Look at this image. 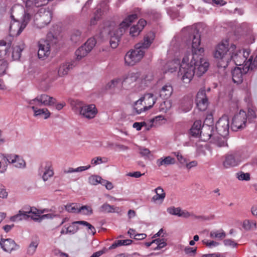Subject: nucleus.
Returning a JSON list of instances; mask_svg holds the SVG:
<instances>
[{"label":"nucleus","mask_w":257,"mask_h":257,"mask_svg":"<svg viewBox=\"0 0 257 257\" xmlns=\"http://www.w3.org/2000/svg\"><path fill=\"white\" fill-rule=\"evenodd\" d=\"M181 36L186 45L191 46V53H187L183 57L178 74L184 83H188L195 75L198 77L202 76L207 71L209 63L203 58L204 49L200 46L198 30L188 26L182 30Z\"/></svg>","instance_id":"1"},{"label":"nucleus","mask_w":257,"mask_h":257,"mask_svg":"<svg viewBox=\"0 0 257 257\" xmlns=\"http://www.w3.org/2000/svg\"><path fill=\"white\" fill-rule=\"evenodd\" d=\"M155 34L153 32L146 34L142 42L136 44L135 49L127 52L124 57L125 64L129 66H133L140 61L144 57L146 50L148 49L153 42Z\"/></svg>","instance_id":"2"},{"label":"nucleus","mask_w":257,"mask_h":257,"mask_svg":"<svg viewBox=\"0 0 257 257\" xmlns=\"http://www.w3.org/2000/svg\"><path fill=\"white\" fill-rule=\"evenodd\" d=\"M229 41L226 40L219 44L216 47L214 56L215 58L220 59L222 62H225L226 64L224 66H219L225 68L227 66L229 61L232 60L235 65H238V52L236 51V46L231 44L228 48Z\"/></svg>","instance_id":"3"},{"label":"nucleus","mask_w":257,"mask_h":257,"mask_svg":"<svg viewBox=\"0 0 257 257\" xmlns=\"http://www.w3.org/2000/svg\"><path fill=\"white\" fill-rule=\"evenodd\" d=\"M138 18V15L133 14L128 15L126 17L123 21L120 24L119 29L117 31H112L110 27L104 28L101 32L103 35L107 34L110 36L109 44L111 47L113 49L116 48L118 45V42L120 41V36L118 34V31L120 33V35L122 34L125 29H127L135 20Z\"/></svg>","instance_id":"4"},{"label":"nucleus","mask_w":257,"mask_h":257,"mask_svg":"<svg viewBox=\"0 0 257 257\" xmlns=\"http://www.w3.org/2000/svg\"><path fill=\"white\" fill-rule=\"evenodd\" d=\"M240 151H230L224 156L223 166L225 168L234 167L238 166L241 162Z\"/></svg>","instance_id":"5"},{"label":"nucleus","mask_w":257,"mask_h":257,"mask_svg":"<svg viewBox=\"0 0 257 257\" xmlns=\"http://www.w3.org/2000/svg\"><path fill=\"white\" fill-rule=\"evenodd\" d=\"M216 130L218 134L222 137H226L229 135V121L227 115H223L216 123Z\"/></svg>","instance_id":"6"},{"label":"nucleus","mask_w":257,"mask_h":257,"mask_svg":"<svg viewBox=\"0 0 257 257\" xmlns=\"http://www.w3.org/2000/svg\"><path fill=\"white\" fill-rule=\"evenodd\" d=\"M247 121L246 113L243 110L235 114L232 118V127L234 130L244 128Z\"/></svg>","instance_id":"7"},{"label":"nucleus","mask_w":257,"mask_h":257,"mask_svg":"<svg viewBox=\"0 0 257 257\" xmlns=\"http://www.w3.org/2000/svg\"><path fill=\"white\" fill-rule=\"evenodd\" d=\"M1 157L4 162L9 164H14L15 167L18 168H25L26 162L24 159L18 155H1Z\"/></svg>","instance_id":"8"},{"label":"nucleus","mask_w":257,"mask_h":257,"mask_svg":"<svg viewBox=\"0 0 257 257\" xmlns=\"http://www.w3.org/2000/svg\"><path fill=\"white\" fill-rule=\"evenodd\" d=\"M196 103L198 109L201 111H205L208 106V100L206 94L205 89L201 88L197 92Z\"/></svg>","instance_id":"9"},{"label":"nucleus","mask_w":257,"mask_h":257,"mask_svg":"<svg viewBox=\"0 0 257 257\" xmlns=\"http://www.w3.org/2000/svg\"><path fill=\"white\" fill-rule=\"evenodd\" d=\"M50 54V45L47 40H40L38 43V56L40 59L44 60Z\"/></svg>","instance_id":"10"},{"label":"nucleus","mask_w":257,"mask_h":257,"mask_svg":"<svg viewBox=\"0 0 257 257\" xmlns=\"http://www.w3.org/2000/svg\"><path fill=\"white\" fill-rule=\"evenodd\" d=\"M0 245L4 251L10 253L13 250H17L20 247V246L11 238L5 239L1 238Z\"/></svg>","instance_id":"11"},{"label":"nucleus","mask_w":257,"mask_h":257,"mask_svg":"<svg viewBox=\"0 0 257 257\" xmlns=\"http://www.w3.org/2000/svg\"><path fill=\"white\" fill-rule=\"evenodd\" d=\"M97 112V109L93 104L83 105L80 110V115L89 119L95 117Z\"/></svg>","instance_id":"12"},{"label":"nucleus","mask_w":257,"mask_h":257,"mask_svg":"<svg viewBox=\"0 0 257 257\" xmlns=\"http://www.w3.org/2000/svg\"><path fill=\"white\" fill-rule=\"evenodd\" d=\"M25 28V24H22L18 21L15 20L11 22L9 28L10 35L12 37L18 36L20 35Z\"/></svg>","instance_id":"13"},{"label":"nucleus","mask_w":257,"mask_h":257,"mask_svg":"<svg viewBox=\"0 0 257 257\" xmlns=\"http://www.w3.org/2000/svg\"><path fill=\"white\" fill-rule=\"evenodd\" d=\"M38 102L40 106H50L54 105L56 103V99L47 94H41L37 96Z\"/></svg>","instance_id":"14"},{"label":"nucleus","mask_w":257,"mask_h":257,"mask_svg":"<svg viewBox=\"0 0 257 257\" xmlns=\"http://www.w3.org/2000/svg\"><path fill=\"white\" fill-rule=\"evenodd\" d=\"M214 132L213 126L212 125L204 124L201 128L200 138L204 142L211 140V138Z\"/></svg>","instance_id":"15"},{"label":"nucleus","mask_w":257,"mask_h":257,"mask_svg":"<svg viewBox=\"0 0 257 257\" xmlns=\"http://www.w3.org/2000/svg\"><path fill=\"white\" fill-rule=\"evenodd\" d=\"M147 22L145 20L140 19L137 25L131 27L130 35L133 37H137L143 30Z\"/></svg>","instance_id":"16"},{"label":"nucleus","mask_w":257,"mask_h":257,"mask_svg":"<svg viewBox=\"0 0 257 257\" xmlns=\"http://www.w3.org/2000/svg\"><path fill=\"white\" fill-rule=\"evenodd\" d=\"M246 71L243 68V71L240 67H235L231 71L232 81L234 83L239 84L243 81V75Z\"/></svg>","instance_id":"17"},{"label":"nucleus","mask_w":257,"mask_h":257,"mask_svg":"<svg viewBox=\"0 0 257 257\" xmlns=\"http://www.w3.org/2000/svg\"><path fill=\"white\" fill-rule=\"evenodd\" d=\"M38 15L40 17V21L44 26H47L51 21L52 13L50 10L41 9L39 10Z\"/></svg>","instance_id":"18"},{"label":"nucleus","mask_w":257,"mask_h":257,"mask_svg":"<svg viewBox=\"0 0 257 257\" xmlns=\"http://www.w3.org/2000/svg\"><path fill=\"white\" fill-rule=\"evenodd\" d=\"M193 100L192 97L185 96L181 100L179 108L184 112H187L190 111L193 105Z\"/></svg>","instance_id":"19"},{"label":"nucleus","mask_w":257,"mask_h":257,"mask_svg":"<svg viewBox=\"0 0 257 257\" xmlns=\"http://www.w3.org/2000/svg\"><path fill=\"white\" fill-rule=\"evenodd\" d=\"M76 65V61H72L70 62H68L66 63H64L62 64L58 70V74L60 76H62L63 75H66L68 74L69 71L70 69H72Z\"/></svg>","instance_id":"20"},{"label":"nucleus","mask_w":257,"mask_h":257,"mask_svg":"<svg viewBox=\"0 0 257 257\" xmlns=\"http://www.w3.org/2000/svg\"><path fill=\"white\" fill-rule=\"evenodd\" d=\"M145 100H151L152 102L151 104H150L148 106H146L143 108V111H146L150 109L153 107L154 104L156 103V99L154 98V95L152 93H147L145 95L144 97H141L137 101H136L135 104L137 105L138 104H141L142 102Z\"/></svg>","instance_id":"21"},{"label":"nucleus","mask_w":257,"mask_h":257,"mask_svg":"<svg viewBox=\"0 0 257 257\" xmlns=\"http://www.w3.org/2000/svg\"><path fill=\"white\" fill-rule=\"evenodd\" d=\"M29 214L30 215V217L32 219L35 221L41 222L43 219H45L46 217L49 216V214H44L41 215L39 210L35 207H31L29 211H27Z\"/></svg>","instance_id":"22"},{"label":"nucleus","mask_w":257,"mask_h":257,"mask_svg":"<svg viewBox=\"0 0 257 257\" xmlns=\"http://www.w3.org/2000/svg\"><path fill=\"white\" fill-rule=\"evenodd\" d=\"M173 89L170 84L167 83L163 86L160 91V96L163 99L169 98L173 93Z\"/></svg>","instance_id":"23"},{"label":"nucleus","mask_w":257,"mask_h":257,"mask_svg":"<svg viewBox=\"0 0 257 257\" xmlns=\"http://www.w3.org/2000/svg\"><path fill=\"white\" fill-rule=\"evenodd\" d=\"M183 45V44H181L179 38L174 37L171 42L169 51H172L175 54H176L177 52L181 51Z\"/></svg>","instance_id":"24"},{"label":"nucleus","mask_w":257,"mask_h":257,"mask_svg":"<svg viewBox=\"0 0 257 257\" xmlns=\"http://www.w3.org/2000/svg\"><path fill=\"white\" fill-rule=\"evenodd\" d=\"M36 13V11H35L33 8H30L25 6V8L24 9V14L23 15V20L21 23L22 24H25L26 27L27 24L30 21L33 15Z\"/></svg>","instance_id":"25"},{"label":"nucleus","mask_w":257,"mask_h":257,"mask_svg":"<svg viewBox=\"0 0 257 257\" xmlns=\"http://www.w3.org/2000/svg\"><path fill=\"white\" fill-rule=\"evenodd\" d=\"M30 217V215L27 211L20 210L19 213L10 218V220L13 222H18L23 220H27Z\"/></svg>","instance_id":"26"},{"label":"nucleus","mask_w":257,"mask_h":257,"mask_svg":"<svg viewBox=\"0 0 257 257\" xmlns=\"http://www.w3.org/2000/svg\"><path fill=\"white\" fill-rule=\"evenodd\" d=\"M175 163V160L174 158L171 156H167L164 158H161L157 160V165L160 167L161 166H168L170 165L174 164Z\"/></svg>","instance_id":"27"},{"label":"nucleus","mask_w":257,"mask_h":257,"mask_svg":"<svg viewBox=\"0 0 257 257\" xmlns=\"http://www.w3.org/2000/svg\"><path fill=\"white\" fill-rule=\"evenodd\" d=\"M210 143L214 144L218 147H222L227 146L226 140L225 137H220L219 136H216L212 138L210 140Z\"/></svg>","instance_id":"28"},{"label":"nucleus","mask_w":257,"mask_h":257,"mask_svg":"<svg viewBox=\"0 0 257 257\" xmlns=\"http://www.w3.org/2000/svg\"><path fill=\"white\" fill-rule=\"evenodd\" d=\"M43 115L45 119H47L50 117L51 112L47 108H37L34 111V116L39 117Z\"/></svg>","instance_id":"29"},{"label":"nucleus","mask_w":257,"mask_h":257,"mask_svg":"<svg viewBox=\"0 0 257 257\" xmlns=\"http://www.w3.org/2000/svg\"><path fill=\"white\" fill-rule=\"evenodd\" d=\"M24 100L25 102L28 104L27 107L31 108L33 111L36 110L38 107L41 106L37 97L32 99L24 98Z\"/></svg>","instance_id":"30"},{"label":"nucleus","mask_w":257,"mask_h":257,"mask_svg":"<svg viewBox=\"0 0 257 257\" xmlns=\"http://www.w3.org/2000/svg\"><path fill=\"white\" fill-rule=\"evenodd\" d=\"M24 49V44L18 45L13 48L12 58L14 60H18L21 56V53Z\"/></svg>","instance_id":"31"},{"label":"nucleus","mask_w":257,"mask_h":257,"mask_svg":"<svg viewBox=\"0 0 257 257\" xmlns=\"http://www.w3.org/2000/svg\"><path fill=\"white\" fill-rule=\"evenodd\" d=\"M133 242V240L131 239H124V240H115L111 246L109 247V249H112L116 248L118 246L122 245H128L131 244Z\"/></svg>","instance_id":"32"},{"label":"nucleus","mask_w":257,"mask_h":257,"mask_svg":"<svg viewBox=\"0 0 257 257\" xmlns=\"http://www.w3.org/2000/svg\"><path fill=\"white\" fill-rule=\"evenodd\" d=\"M155 191L156 195L152 197V200L153 201L155 202L159 200H163L165 198L166 194L162 188L158 187L155 189Z\"/></svg>","instance_id":"33"},{"label":"nucleus","mask_w":257,"mask_h":257,"mask_svg":"<svg viewBox=\"0 0 257 257\" xmlns=\"http://www.w3.org/2000/svg\"><path fill=\"white\" fill-rule=\"evenodd\" d=\"M243 228L245 230L255 229L256 228V223L255 221L245 220L243 222Z\"/></svg>","instance_id":"34"},{"label":"nucleus","mask_w":257,"mask_h":257,"mask_svg":"<svg viewBox=\"0 0 257 257\" xmlns=\"http://www.w3.org/2000/svg\"><path fill=\"white\" fill-rule=\"evenodd\" d=\"M44 169L45 171L42 175V179L45 182L53 176L54 172L51 166H46Z\"/></svg>","instance_id":"35"},{"label":"nucleus","mask_w":257,"mask_h":257,"mask_svg":"<svg viewBox=\"0 0 257 257\" xmlns=\"http://www.w3.org/2000/svg\"><path fill=\"white\" fill-rule=\"evenodd\" d=\"M99 211L103 213H112L115 212V208L113 205L105 203L100 207Z\"/></svg>","instance_id":"36"},{"label":"nucleus","mask_w":257,"mask_h":257,"mask_svg":"<svg viewBox=\"0 0 257 257\" xmlns=\"http://www.w3.org/2000/svg\"><path fill=\"white\" fill-rule=\"evenodd\" d=\"M39 244V240H36L32 241L27 249V253L30 255H32L35 252Z\"/></svg>","instance_id":"37"},{"label":"nucleus","mask_w":257,"mask_h":257,"mask_svg":"<svg viewBox=\"0 0 257 257\" xmlns=\"http://www.w3.org/2000/svg\"><path fill=\"white\" fill-rule=\"evenodd\" d=\"M89 52L82 46L80 47L75 52L76 59L78 61L87 55Z\"/></svg>","instance_id":"38"},{"label":"nucleus","mask_w":257,"mask_h":257,"mask_svg":"<svg viewBox=\"0 0 257 257\" xmlns=\"http://www.w3.org/2000/svg\"><path fill=\"white\" fill-rule=\"evenodd\" d=\"M77 222H78V221H73L71 225L67 227L65 225L64 227L66 229V232H69V234H75L77 232L79 229V227L77 226L79 223Z\"/></svg>","instance_id":"39"},{"label":"nucleus","mask_w":257,"mask_h":257,"mask_svg":"<svg viewBox=\"0 0 257 257\" xmlns=\"http://www.w3.org/2000/svg\"><path fill=\"white\" fill-rule=\"evenodd\" d=\"M71 40L73 43H77L81 39V32L78 30H73L71 35Z\"/></svg>","instance_id":"40"},{"label":"nucleus","mask_w":257,"mask_h":257,"mask_svg":"<svg viewBox=\"0 0 257 257\" xmlns=\"http://www.w3.org/2000/svg\"><path fill=\"white\" fill-rule=\"evenodd\" d=\"M7 42L5 41H0V57H3L7 55L10 48L7 46Z\"/></svg>","instance_id":"41"},{"label":"nucleus","mask_w":257,"mask_h":257,"mask_svg":"<svg viewBox=\"0 0 257 257\" xmlns=\"http://www.w3.org/2000/svg\"><path fill=\"white\" fill-rule=\"evenodd\" d=\"M65 209L69 213H79V208H77V205L75 203H69L65 206Z\"/></svg>","instance_id":"42"},{"label":"nucleus","mask_w":257,"mask_h":257,"mask_svg":"<svg viewBox=\"0 0 257 257\" xmlns=\"http://www.w3.org/2000/svg\"><path fill=\"white\" fill-rule=\"evenodd\" d=\"M96 45V41L94 38L89 39L85 44L82 45L89 52H90Z\"/></svg>","instance_id":"43"},{"label":"nucleus","mask_w":257,"mask_h":257,"mask_svg":"<svg viewBox=\"0 0 257 257\" xmlns=\"http://www.w3.org/2000/svg\"><path fill=\"white\" fill-rule=\"evenodd\" d=\"M236 51L238 52V57H239L238 58V62H237L238 64H240V65H241V62H244L246 59L247 57L249 55V52L247 51L243 50V53H242L240 50H237ZM238 65H239L238 64Z\"/></svg>","instance_id":"44"},{"label":"nucleus","mask_w":257,"mask_h":257,"mask_svg":"<svg viewBox=\"0 0 257 257\" xmlns=\"http://www.w3.org/2000/svg\"><path fill=\"white\" fill-rule=\"evenodd\" d=\"M72 109L75 113H79L80 114V110L83 105L82 103L79 101H72L71 103Z\"/></svg>","instance_id":"45"},{"label":"nucleus","mask_w":257,"mask_h":257,"mask_svg":"<svg viewBox=\"0 0 257 257\" xmlns=\"http://www.w3.org/2000/svg\"><path fill=\"white\" fill-rule=\"evenodd\" d=\"M247 63H248V65L247 66H246L245 69L247 68V71L250 69L251 70H253L254 68L257 67V55L255 57L253 61H252V57L251 56L248 61L247 62ZM247 64H246L245 65H247Z\"/></svg>","instance_id":"46"},{"label":"nucleus","mask_w":257,"mask_h":257,"mask_svg":"<svg viewBox=\"0 0 257 257\" xmlns=\"http://www.w3.org/2000/svg\"><path fill=\"white\" fill-rule=\"evenodd\" d=\"M226 234L225 232L221 230V232H219V231H211L210 233V237L211 238H217L219 239H222L225 237Z\"/></svg>","instance_id":"47"},{"label":"nucleus","mask_w":257,"mask_h":257,"mask_svg":"<svg viewBox=\"0 0 257 257\" xmlns=\"http://www.w3.org/2000/svg\"><path fill=\"white\" fill-rule=\"evenodd\" d=\"M78 211L82 212L83 215H90L93 213L92 208L87 205H83L79 208Z\"/></svg>","instance_id":"48"},{"label":"nucleus","mask_w":257,"mask_h":257,"mask_svg":"<svg viewBox=\"0 0 257 257\" xmlns=\"http://www.w3.org/2000/svg\"><path fill=\"white\" fill-rule=\"evenodd\" d=\"M154 77L152 73H148L143 76L142 79V83L146 86H148L150 82L153 80Z\"/></svg>","instance_id":"49"},{"label":"nucleus","mask_w":257,"mask_h":257,"mask_svg":"<svg viewBox=\"0 0 257 257\" xmlns=\"http://www.w3.org/2000/svg\"><path fill=\"white\" fill-rule=\"evenodd\" d=\"M181 209L180 207H175L174 206H171L167 208V212L173 215L177 216L179 217L180 213H181Z\"/></svg>","instance_id":"50"},{"label":"nucleus","mask_w":257,"mask_h":257,"mask_svg":"<svg viewBox=\"0 0 257 257\" xmlns=\"http://www.w3.org/2000/svg\"><path fill=\"white\" fill-rule=\"evenodd\" d=\"M236 177L239 180L248 181L250 179V175L248 173L240 172L236 173Z\"/></svg>","instance_id":"51"},{"label":"nucleus","mask_w":257,"mask_h":257,"mask_svg":"<svg viewBox=\"0 0 257 257\" xmlns=\"http://www.w3.org/2000/svg\"><path fill=\"white\" fill-rule=\"evenodd\" d=\"M110 0H104L100 3V8L98 9L97 10H101V15L103 12L108 10V4L110 3Z\"/></svg>","instance_id":"52"},{"label":"nucleus","mask_w":257,"mask_h":257,"mask_svg":"<svg viewBox=\"0 0 257 257\" xmlns=\"http://www.w3.org/2000/svg\"><path fill=\"white\" fill-rule=\"evenodd\" d=\"M101 16V10H97L94 13V17L90 20V25H94L97 21H98Z\"/></svg>","instance_id":"53"},{"label":"nucleus","mask_w":257,"mask_h":257,"mask_svg":"<svg viewBox=\"0 0 257 257\" xmlns=\"http://www.w3.org/2000/svg\"><path fill=\"white\" fill-rule=\"evenodd\" d=\"M247 119H248L249 122L251 121L256 117V115L255 111L251 108L248 109L247 113H246Z\"/></svg>","instance_id":"54"},{"label":"nucleus","mask_w":257,"mask_h":257,"mask_svg":"<svg viewBox=\"0 0 257 257\" xmlns=\"http://www.w3.org/2000/svg\"><path fill=\"white\" fill-rule=\"evenodd\" d=\"M8 68V63L3 59L0 60V76L4 75Z\"/></svg>","instance_id":"55"},{"label":"nucleus","mask_w":257,"mask_h":257,"mask_svg":"<svg viewBox=\"0 0 257 257\" xmlns=\"http://www.w3.org/2000/svg\"><path fill=\"white\" fill-rule=\"evenodd\" d=\"M101 179V177L97 175H92L89 177V182L93 185H96L98 184L99 181Z\"/></svg>","instance_id":"56"},{"label":"nucleus","mask_w":257,"mask_h":257,"mask_svg":"<svg viewBox=\"0 0 257 257\" xmlns=\"http://www.w3.org/2000/svg\"><path fill=\"white\" fill-rule=\"evenodd\" d=\"M196 248H194L189 246H187L184 248L185 253L190 256H194L196 253Z\"/></svg>","instance_id":"57"},{"label":"nucleus","mask_w":257,"mask_h":257,"mask_svg":"<svg viewBox=\"0 0 257 257\" xmlns=\"http://www.w3.org/2000/svg\"><path fill=\"white\" fill-rule=\"evenodd\" d=\"M223 243L224 245L226 246H231L232 247H235L237 245V244L231 239H224L223 240Z\"/></svg>","instance_id":"58"},{"label":"nucleus","mask_w":257,"mask_h":257,"mask_svg":"<svg viewBox=\"0 0 257 257\" xmlns=\"http://www.w3.org/2000/svg\"><path fill=\"white\" fill-rule=\"evenodd\" d=\"M190 135L194 138H200L201 131H198L197 129L190 128L189 132Z\"/></svg>","instance_id":"59"},{"label":"nucleus","mask_w":257,"mask_h":257,"mask_svg":"<svg viewBox=\"0 0 257 257\" xmlns=\"http://www.w3.org/2000/svg\"><path fill=\"white\" fill-rule=\"evenodd\" d=\"M203 244H205L207 247H211V246H216L219 245V243L218 242L211 240L210 241H206L205 240L202 241Z\"/></svg>","instance_id":"60"},{"label":"nucleus","mask_w":257,"mask_h":257,"mask_svg":"<svg viewBox=\"0 0 257 257\" xmlns=\"http://www.w3.org/2000/svg\"><path fill=\"white\" fill-rule=\"evenodd\" d=\"M206 3H212L216 5L223 6L225 3L223 0H203Z\"/></svg>","instance_id":"61"},{"label":"nucleus","mask_w":257,"mask_h":257,"mask_svg":"<svg viewBox=\"0 0 257 257\" xmlns=\"http://www.w3.org/2000/svg\"><path fill=\"white\" fill-rule=\"evenodd\" d=\"M120 82V79H113L109 83H108L107 85V87L108 88H111L112 87H115L116 84Z\"/></svg>","instance_id":"62"},{"label":"nucleus","mask_w":257,"mask_h":257,"mask_svg":"<svg viewBox=\"0 0 257 257\" xmlns=\"http://www.w3.org/2000/svg\"><path fill=\"white\" fill-rule=\"evenodd\" d=\"M201 257H224L223 255L219 252H214L211 253H207L203 254Z\"/></svg>","instance_id":"63"},{"label":"nucleus","mask_w":257,"mask_h":257,"mask_svg":"<svg viewBox=\"0 0 257 257\" xmlns=\"http://www.w3.org/2000/svg\"><path fill=\"white\" fill-rule=\"evenodd\" d=\"M191 128L197 129L198 131H201V121L200 120H196L195 121L193 125L191 127Z\"/></svg>","instance_id":"64"}]
</instances>
